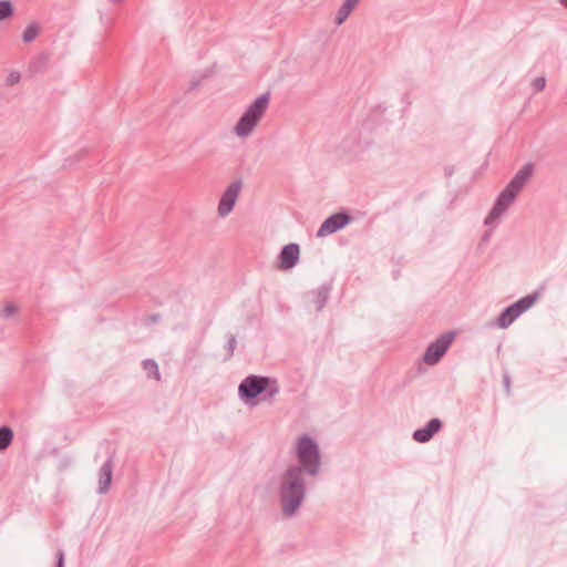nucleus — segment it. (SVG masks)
Here are the masks:
<instances>
[{
	"mask_svg": "<svg viewBox=\"0 0 567 567\" xmlns=\"http://www.w3.org/2000/svg\"><path fill=\"white\" fill-rule=\"evenodd\" d=\"M305 480L300 466H291L282 477L280 501L286 516L297 513L305 498Z\"/></svg>",
	"mask_w": 567,
	"mask_h": 567,
	"instance_id": "1",
	"label": "nucleus"
},
{
	"mask_svg": "<svg viewBox=\"0 0 567 567\" xmlns=\"http://www.w3.org/2000/svg\"><path fill=\"white\" fill-rule=\"evenodd\" d=\"M269 93H264L248 105L244 114L234 126V133L237 137L246 138L255 131L266 114L269 105Z\"/></svg>",
	"mask_w": 567,
	"mask_h": 567,
	"instance_id": "2",
	"label": "nucleus"
},
{
	"mask_svg": "<svg viewBox=\"0 0 567 567\" xmlns=\"http://www.w3.org/2000/svg\"><path fill=\"white\" fill-rule=\"evenodd\" d=\"M264 392H266L269 398L275 396L279 392L276 380L268 377L249 375L241 381L238 388L239 396L245 402H250Z\"/></svg>",
	"mask_w": 567,
	"mask_h": 567,
	"instance_id": "3",
	"label": "nucleus"
},
{
	"mask_svg": "<svg viewBox=\"0 0 567 567\" xmlns=\"http://www.w3.org/2000/svg\"><path fill=\"white\" fill-rule=\"evenodd\" d=\"M297 456L309 475H317L320 467V451L316 441L308 435L298 439Z\"/></svg>",
	"mask_w": 567,
	"mask_h": 567,
	"instance_id": "4",
	"label": "nucleus"
},
{
	"mask_svg": "<svg viewBox=\"0 0 567 567\" xmlns=\"http://www.w3.org/2000/svg\"><path fill=\"white\" fill-rule=\"evenodd\" d=\"M536 299V293L527 295L507 307L498 316L496 321L497 327L502 329L509 327L524 311L529 309L535 303Z\"/></svg>",
	"mask_w": 567,
	"mask_h": 567,
	"instance_id": "5",
	"label": "nucleus"
},
{
	"mask_svg": "<svg viewBox=\"0 0 567 567\" xmlns=\"http://www.w3.org/2000/svg\"><path fill=\"white\" fill-rule=\"evenodd\" d=\"M454 332L449 331L441 334L435 341L429 344L423 354V360L429 365L436 364L445 354L454 340Z\"/></svg>",
	"mask_w": 567,
	"mask_h": 567,
	"instance_id": "6",
	"label": "nucleus"
},
{
	"mask_svg": "<svg viewBox=\"0 0 567 567\" xmlns=\"http://www.w3.org/2000/svg\"><path fill=\"white\" fill-rule=\"evenodd\" d=\"M516 194L507 189L506 187L502 190V193L498 195L494 207L487 215V217L484 220L485 225H492L495 220H497L513 204V202L516 198Z\"/></svg>",
	"mask_w": 567,
	"mask_h": 567,
	"instance_id": "7",
	"label": "nucleus"
},
{
	"mask_svg": "<svg viewBox=\"0 0 567 567\" xmlns=\"http://www.w3.org/2000/svg\"><path fill=\"white\" fill-rule=\"evenodd\" d=\"M240 189H241L240 182H234L226 188V190L221 195V198H220L219 205H218L219 216L226 217L227 215L230 214V212L233 210V208L236 204V200L238 198Z\"/></svg>",
	"mask_w": 567,
	"mask_h": 567,
	"instance_id": "8",
	"label": "nucleus"
},
{
	"mask_svg": "<svg viewBox=\"0 0 567 567\" xmlns=\"http://www.w3.org/2000/svg\"><path fill=\"white\" fill-rule=\"evenodd\" d=\"M350 221L349 215L337 213L328 217L320 226L317 236L324 237L343 228Z\"/></svg>",
	"mask_w": 567,
	"mask_h": 567,
	"instance_id": "9",
	"label": "nucleus"
},
{
	"mask_svg": "<svg viewBox=\"0 0 567 567\" xmlns=\"http://www.w3.org/2000/svg\"><path fill=\"white\" fill-rule=\"evenodd\" d=\"M534 166L532 163H526L511 179L507 184L506 188L518 195V193L524 188L526 183L529 181L533 174Z\"/></svg>",
	"mask_w": 567,
	"mask_h": 567,
	"instance_id": "10",
	"label": "nucleus"
},
{
	"mask_svg": "<svg viewBox=\"0 0 567 567\" xmlns=\"http://www.w3.org/2000/svg\"><path fill=\"white\" fill-rule=\"evenodd\" d=\"M299 255L300 249L297 244L291 243L284 246L279 255L280 268L286 270L295 267L299 261Z\"/></svg>",
	"mask_w": 567,
	"mask_h": 567,
	"instance_id": "11",
	"label": "nucleus"
},
{
	"mask_svg": "<svg viewBox=\"0 0 567 567\" xmlns=\"http://www.w3.org/2000/svg\"><path fill=\"white\" fill-rule=\"evenodd\" d=\"M442 427V422L439 419H432L427 422L426 426L414 431L413 439L420 443L429 442L435 433Z\"/></svg>",
	"mask_w": 567,
	"mask_h": 567,
	"instance_id": "12",
	"label": "nucleus"
},
{
	"mask_svg": "<svg viewBox=\"0 0 567 567\" xmlns=\"http://www.w3.org/2000/svg\"><path fill=\"white\" fill-rule=\"evenodd\" d=\"M113 475V457L110 456L100 468L99 493L104 494L109 491Z\"/></svg>",
	"mask_w": 567,
	"mask_h": 567,
	"instance_id": "13",
	"label": "nucleus"
},
{
	"mask_svg": "<svg viewBox=\"0 0 567 567\" xmlns=\"http://www.w3.org/2000/svg\"><path fill=\"white\" fill-rule=\"evenodd\" d=\"M359 2L360 0H346L337 13L336 23L338 25L342 24Z\"/></svg>",
	"mask_w": 567,
	"mask_h": 567,
	"instance_id": "14",
	"label": "nucleus"
},
{
	"mask_svg": "<svg viewBox=\"0 0 567 567\" xmlns=\"http://www.w3.org/2000/svg\"><path fill=\"white\" fill-rule=\"evenodd\" d=\"M329 298V289L327 287H320L312 295V303L316 311H321Z\"/></svg>",
	"mask_w": 567,
	"mask_h": 567,
	"instance_id": "15",
	"label": "nucleus"
},
{
	"mask_svg": "<svg viewBox=\"0 0 567 567\" xmlns=\"http://www.w3.org/2000/svg\"><path fill=\"white\" fill-rule=\"evenodd\" d=\"M143 369L147 373V375L151 378H154L155 380H161V374L158 370L157 363L152 359H146L143 361Z\"/></svg>",
	"mask_w": 567,
	"mask_h": 567,
	"instance_id": "16",
	"label": "nucleus"
},
{
	"mask_svg": "<svg viewBox=\"0 0 567 567\" xmlns=\"http://www.w3.org/2000/svg\"><path fill=\"white\" fill-rule=\"evenodd\" d=\"M13 439V432L8 426L0 427V450L9 447Z\"/></svg>",
	"mask_w": 567,
	"mask_h": 567,
	"instance_id": "17",
	"label": "nucleus"
},
{
	"mask_svg": "<svg viewBox=\"0 0 567 567\" xmlns=\"http://www.w3.org/2000/svg\"><path fill=\"white\" fill-rule=\"evenodd\" d=\"M13 14V4L10 0H0V22L11 18Z\"/></svg>",
	"mask_w": 567,
	"mask_h": 567,
	"instance_id": "18",
	"label": "nucleus"
},
{
	"mask_svg": "<svg viewBox=\"0 0 567 567\" xmlns=\"http://www.w3.org/2000/svg\"><path fill=\"white\" fill-rule=\"evenodd\" d=\"M39 34V27L37 24H29L22 34V40L25 43L32 42Z\"/></svg>",
	"mask_w": 567,
	"mask_h": 567,
	"instance_id": "19",
	"label": "nucleus"
},
{
	"mask_svg": "<svg viewBox=\"0 0 567 567\" xmlns=\"http://www.w3.org/2000/svg\"><path fill=\"white\" fill-rule=\"evenodd\" d=\"M236 346H237L236 337L234 334H229L228 336V341H227V355H226V359H229V358L233 357L234 351L236 349Z\"/></svg>",
	"mask_w": 567,
	"mask_h": 567,
	"instance_id": "20",
	"label": "nucleus"
},
{
	"mask_svg": "<svg viewBox=\"0 0 567 567\" xmlns=\"http://www.w3.org/2000/svg\"><path fill=\"white\" fill-rule=\"evenodd\" d=\"M18 312V307L14 306L13 303H8L4 306V308L2 309L1 311V316L3 318H8L10 316H13Z\"/></svg>",
	"mask_w": 567,
	"mask_h": 567,
	"instance_id": "21",
	"label": "nucleus"
},
{
	"mask_svg": "<svg viewBox=\"0 0 567 567\" xmlns=\"http://www.w3.org/2000/svg\"><path fill=\"white\" fill-rule=\"evenodd\" d=\"M546 86V79L544 76H538L533 81V87L535 91L540 92Z\"/></svg>",
	"mask_w": 567,
	"mask_h": 567,
	"instance_id": "22",
	"label": "nucleus"
},
{
	"mask_svg": "<svg viewBox=\"0 0 567 567\" xmlns=\"http://www.w3.org/2000/svg\"><path fill=\"white\" fill-rule=\"evenodd\" d=\"M56 567H64V553L62 550L56 553Z\"/></svg>",
	"mask_w": 567,
	"mask_h": 567,
	"instance_id": "23",
	"label": "nucleus"
},
{
	"mask_svg": "<svg viewBox=\"0 0 567 567\" xmlns=\"http://www.w3.org/2000/svg\"><path fill=\"white\" fill-rule=\"evenodd\" d=\"M19 80H20V75H19V73H11V74L8 76V82H9L10 84H16V83H18V82H19Z\"/></svg>",
	"mask_w": 567,
	"mask_h": 567,
	"instance_id": "24",
	"label": "nucleus"
},
{
	"mask_svg": "<svg viewBox=\"0 0 567 567\" xmlns=\"http://www.w3.org/2000/svg\"><path fill=\"white\" fill-rule=\"evenodd\" d=\"M505 385H506L507 389L509 388V379H508V377L505 378Z\"/></svg>",
	"mask_w": 567,
	"mask_h": 567,
	"instance_id": "25",
	"label": "nucleus"
},
{
	"mask_svg": "<svg viewBox=\"0 0 567 567\" xmlns=\"http://www.w3.org/2000/svg\"><path fill=\"white\" fill-rule=\"evenodd\" d=\"M559 2L567 8V0H559Z\"/></svg>",
	"mask_w": 567,
	"mask_h": 567,
	"instance_id": "26",
	"label": "nucleus"
},
{
	"mask_svg": "<svg viewBox=\"0 0 567 567\" xmlns=\"http://www.w3.org/2000/svg\"><path fill=\"white\" fill-rule=\"evenodd\" d=\"M120 1H121V0H110V2H112V3H117V2H120Z\"/></svg>",
	"mask_w": 567,
	"mask_h": 567,
	"instance_id": "27",
	"label": "nucleus"
}]
</instances>
